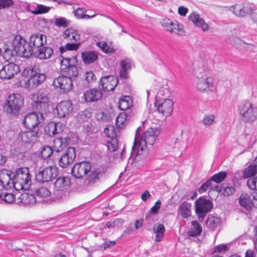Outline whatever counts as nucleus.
<instances>
[{
  "label": "nucleus",
  "instance_id": "obj_1",
  "mask_svg": "<svg viewBox=\"0 0 257 257\" xmlns=\"http://www.w3.org/2000/svg\"><path fill=\"white\" fill-rule=\"evenodd\" d=\"M140 128L136 130V134L131 153L132 157L136 159H144L148 154L147 145H153L161 133L159 127H150L141 135Z\"/></svg>",
  "mask_w": 257,
  "mask_h": 257
},
{
  "label": "nucleus",
  "instance_id": "obj_2",
  "mask_svg": "<svg viewBox=\"0 0 257 257\" xmlns=\"http://www.w3.org/2000/svg\"><path fill=\"white\" fill-rule=\"evenodd\" d=\"M11 44V47L8 46L5 49L4 53V57L7 61L12 60L16 55L29 58L33 53V47L20 35H17L14 38Z\"/></svg>",
  "mask_w": 257,
  "mask_h": 257
},
{
  "label": "nucleus",
  "instance_id": "obj_3",
  "mask_svg": "<svg viewBox=\"0 0 257 257\" xmlns=\"http://www.w3.org/2000/svg\"><path fill=\"white\" fill-rule=\"evenodd\" d=\"M194 83L196 89L201 92H214L216 90L214 79L208 76V72L199 68L195 73Z\"/></svg>",
  "mask_w": 257,
  "mask_h": 257
},
{
  "label": "nucleus",
  "instance_id": "obj_4",
  "mask_svg": "<svg viewBox=\"0 0 257 257\" xmlns=\"http://www.w3.org/2000/svg\"><path fill=\"white\" fill-rule=\"evenodd\" d=\"M31 184V178L28 168H21L16 170L15 175H13L11 182L12 188L16 190H27Z\"/></svg>",
  "mask_w": 257,
  "mask_h": 257
},
{
  "label": "nucleus",
  "instance_id": "obj_5",
  "mask_svg": "<svg viewBox=\"0 0 257 257\" xmlns=\"http://www.w3.org/2000/svg\"><path fill=\"white\" fill-rule=\"evenodd\" d=\"M238 112L242 121L252 122L257 119V106L249 100H243L238 105Z\"/></svg>",
  "mask_w": 257,
  "mask_h": 257
},
{
  "label": "nucleus",
  "instance_id": "obj_6",
  "mask_svg": "<svg viewBox=\"0 0 257 257\" xmlns=\"http://www.w3.org/2000/svg\"><path fill=\"white\" fill-rule=\"evenodd\" d=\"M23 104L24 99L20 94H13L8 97L4 109L9 114L18 115Z\"/></svg>",
  "mask_w": 257,
  "mask_h": 257
},
{
  "label": "nucleus",
  "instance_id": "obj_7",
  "mask_svg": "<svg viewBox=\"0 0 257 257\" xmlns=\"http://www.w3.org/2000/svg\"><path fill=\"white\" fill-rule=\"evenodd\" d=\"M32 108L38 111H46L49 106V99L47 95L42 92H38L33 96Z\"/></svg>",
  "mask_w": 257,
  "mask_h": 257
},
{
  "label": "nucleus",
  "instance_id": "obj_8",
  "mask_svg": "<svg viewBox=\"0 0 257 257\" xmlns=\"http://www.w3.org/2000/svg\"><path fill=\"white\" fill-rule=\"evenodd\" d=\"M58 169L55 166L40 168L36 174V179L39 182H48L54 178L58 174Z\"/></svg>",
  "mask_w": 257,
  "mask_h": 257
},
{
  "label": "nucleus",
  "instance_id": "obj_9",
  "mask_svg": "<svg viewBox=\"0 0 257 257\" xmlns=\"http://www.w3.org/2000/svg\"><path fill=\"white\" fill-rule=\"evenodd\" d=\"M70 184V179L67 177H59L57 178L54 184V193L58 199L61 198L65 195Z\"/></svg>",
  "mask_w": 257,
  "mask_h": 257
},
{
  "label": "nucleus",
  "instance_id": "obj_10",
  "mask_svg": "<svg viewBox=\"0 0 257 257\" xmlns=\"http://www.w3.org/2000/svg\"><path fill=\"white\" fill-rule=\"evenodd\" d=\"M255 9L251 3H242L235 4L229 7V11L238 17H244Z\"/></svg>",
  "mask_w": 257,
  "mask_h": 257
},
{
  "label": "nucleus",
  "instance_id": "obj_11",
  "mask_svg": "<svg viewBox=\"0 0 257 257\" xmlns=\"http://www.w3.org/2000/svg\"><path fill=\"white\" fill-rule=\"evenodd\" d=\"M212 207V203L209 200L200 197L195 201V212L199 220L202 221L203 219Z\"/></svg>",
  "mask_w": 257,
  "mask_h": 257
},
{
  "label": "nucleus",
  "instance_id": "obj_12",
  "mask_svg": "<svg viewBox=\"0 0 257 257\" xmlns=\"http://www.w3.org/2000/svg\"><path fill=\"white\" fill-rule=\"evenodd\" d=\"M173 101L171 99L167 98L157 99L155 105L158 112L165 118L169 116L173 110Z\"/></svg>",
  "mask_w": 257,
  "mask_h": 257
},
{
  "label": "nucleus",
  "instance_id": "obj_13",
  "mask_svg": "<svg viewBox=\"0 0 257 257\" xmlns=\"http://www.w3.org/2000/svg\"><path fill=\"white\" fill-rule=\"evenodd\" d=\"M52 85L55 88L59 89L61 93H66L70 91L73 86L72 79L63 75L54 79Z\"/></svg>",
  "mask_w": 257,
  "mask_h": 257
},
{
  "label": "nucleus",
  "instance_id": "obj_14",
  "mask_svg": "<svg viewBox=\"0 0 257 257\" xmlns=\"http://www.w3.org/2000/svg\"><path fill=\"white\" fill-rule=\"evenodd\" d=\"M44 116L41 112H32L27 114L23 121V124L27 128H36L40 123L43 122Z\"/></svg>",
  "mask_w": 257,
  "mask_h": 257
},
{
  "label": "nucleus",
  "instance_id": "obj_15",
  "mask_svg": "<svg viewBox=\"0 0 257 257\" xmlns=\"http://www.w3.org/2000/svg\"><path fill=\"white\" fill-rule=\"evenodd\" d=\"M61 70L62 75L72 79L76 77L78 74L76 65L70 64V58H64L61 61Z\"/></svg>",
  "mask_w": 257,
  "mask_h": 257
},
{
  "label": "nucleus",
  "instance_id": "obj_16",
  "mask_svg": "<svg viewBox=\"0 0 257 257\" xmlns=\"http://www.w3.org/2000/svg\"><path fill=\"white\" fill-rule=\"evenodd\" d=\"M41 132L37 128L33 130L22 131L19 133L18 140L26 144H34L40 136Z\"/></svg>",
  "mask_w": 257,
  "mask_h": 257
},
{
  "label": "nucleus",
  "instance_id": "obj_17",
  "mask_svg": "<svg viewBox=\"0 0 257 257\" xmlns=\"http://www.w3.org/2000/svg\"><path fill=\"white\" fill-rule=\"evenodd\" d=\"M91 164L87 161H83L75 164L72 169V174L77 178H81L90 172Z\"/></svg>",
  "mask_w": 257,
  "mask_h": 257
},
{
  "label": "nucleus",
  "instance_id": "obj_18",
  "mask_svg": "<svg viewBox=\"0 0 257 257\" xmlns=\"http://www.w3.org/2000/svg\"><path fill=\"white\" fill-rule=\"evenodd\" d=\"M20 71L18 65L9 63L4 65L0 70V78L3 79H10Z\"/></svg>",
  "mask_w": 257,
  "mask_h": 257
},
{
  "label": "nucleus",
  "instance_id": "obj_19",
  "mask_svg": "<svg viewBox=\"0 0 257 257\" xmlns=\"http://www.w3.org/2000/svg\"><path fill=\"white\" fill-rule=\"evenodd\" d=\"M73 109V104L70 100H63L58 103L55 110L59 118H65L69 116Z\"/></svg>",
  "mask_w": 257,
  "mask_h": 257
},
{
  "label": "nucleus",
  "instance_id": "obj_20",
  "mask_svg": "<svg viewBox=\"0 0 257 257\" xmlns=\"http://www.w3.org/2000/svg\"><path fill=\"white\" fill-rule=\"evenodd\" d=\"M62 149V142L59 139L55 140L54 142L53 148L49 146H44L41 151L42 158L46 159L50 157L54 151L59 152Z\"/></svg>",
  "mask_w": 257,
  "mask_h": 257
},
{
  "label": "nucleus",
  "instance_id": "obj_21",
  "mask_svg": "<svg viewBox=\"0 0 257 257\" xmlns=\"http://www.w3.org/2000/svg\"><path fill=\"white\" fill-rule=\"evenodd\" d=\"M188 19L195 27L201 28L203 32H207L209 30V25L196 12L191 13L188 16Z\"/></svg>",
  "mask_w": 257,
  "mask_h": 257
},
{
  "label": "nucleus",
  "instance_id": "obj_22",
  "mask_svg": "<svg viewBox=\"0 0 257 257\" xmlns=\"http://www.w3.org/2000/svg\"><path fill=\"white\" fill-rule=\"evenodd\" d=\"M118 82V79L113 75L104 76L100 79L102 88L105 91H113L117 85Z\"/></svg>",
  "mask_w": 257,
  "mask_h": 257
},
{
  "label": "nucleus",
  "instance_id": "obj_23",
  "mask_svg": "<svg viewBox=\"0 0 257 257\" xmlns=\"http://www.w3.org/2000/svg\"><path fill=\"white\" fill-rule=\"evenodd\" d=\"M76 157L74 148H68L59 160V165L62 168H66L72 163Z\"/></svg>",
  "mask_w": 257,
  "mask_h": 257
},
{
  "label": "nucleus",
  "instance_id": "obj_24",
  "mask_svg": "<svg viewBox=\"0 0 257 257\" xmlns=\"http://www.w3.org/2000/svg\"><path fill=\"white\" fill-rule=\"evenodd\" d=\"M13 173L8 170H0V186L5 189H11Z\"/></svg>",
  "mask_w": 257,
  "mask_h": 257
},
{
  "label": "nucleus",
  "instance_id": "obj_25",
  "mask_svg": "<svg viewBox=\"0 0 257 257\" xmlns=\"http://www.w3.org/2000/svg\"><path fill=\"white\" fill-rule=\"evenodd\" d=\"M46 79V75L41 73L38 69L36 74H34L31 78H29L25 82L26 87H35L41 84Z\"/></svg>",
  "mask_w": 257,
  "mask_h": 257
},
{
  "label": "nucleus",
  "instance_id": "obj_26",
  "mask_svg": "<svg viewBox=\"0 0 257 257\" xmlns=\"http://www.w3.org/2000/svg\"><path fill=\"white\" fill-rule=\"evenodd\" d=\"M64 127L61 122H50L44 127V131L47 135L52 137L61 133Z\"/></svg>",
  "mask_w": 257,
  "mask_h": 257
},
{
  "label": "nucleus",
  "instance_id": "obj_27",
  "mask_svg": "<svg viewBox=\"0 0 257 257\" xmlns=\"http://www.w3.org/2000/svg\"><path fill=\"white\" fill-rule=\"evenodd\" d=\"M163 25L171 33L181 35L183 32V26L178 22H172L170 20H164Z\"/></svg>",
  "mask_w": 257,
  "mask_h": 257
},
{
  "label": "nucleus",
  "instance_id": "obj_28",
  "mask_svg": "<svg viewBox=\"0 0 257 257\" xmlns=\"http://www.w3.org/2000/svg\"><path fill=\"white\" fill-rule=\"evenodd\" d=\"M102 93L99 88H92L87 90L84 94V98L87 102H94L100 99Z\"/></svg>",
  "mask_w": 257,
  "mask_h": 257
},
{
  "label": "nucleus",
  "instance_id": "obj_29",
  "mask_svg": "<svg viewBox=\"0 0 257 257\" xmlns=\"http://www.w3.org/2000/svg\"><path fill=\"white\" fill-rule=\"evenodd\" d=\"M47 43L46 36L40 33H35L32 35L30 38V45L32 47L31 45L34 47L40 48L44 45Z\"/></svg>",
  "mask_w": 257,
  "mask_h": 257
},
{
  "label": "nucleus",
  "instance_id": "obj_30",
  "mask_svg": "<svg viewBox=\"0 0 257 257\" xmlns=\"http://www.w3.org/2000/svg\"><path fill=\"white\" fill-rule=\"evenodd\" d=\"M253 193L249 194L242 193L238 198L239 205L246 210H249L253 206V199L252 196Z\"/></svg>",
  "mask_w": 257,
  "mask_h": 257
},
{
  "label": "nucleus",
  "instance_id": "obj_31",
  "mask_svg": "<svg viewBox=\"0 0 257 257\" xmlns=\"http://www.w3.org/2000/svg\"><path fill=\"white\" fill-rule=\"evenodd\" d=\"M34 54L36 58L41 60L47 59L53 55V50L51 47L45 46L38 49Z\"/></svg>",
  "mask_w": 257,
  "mask_h": 257
},
{
  "label": "nucleus",
  "instance_id": "obj_32",
  "mask_svg": "<svg viewBox=\"0 0 257 257\" xmlns=\"http://www.w3.org/2000/svg\"><path fill=\"white\" fill-rule=\"evenodd\" d=\"M63 37L67 40L76 42L80 39L78 30L72 28L66 29L63 33Z\"/></svg>",
  "mask_w": 257,
  "mask_h": 257
},
{
  "label": "nucleus",
  "instance_id": "obj_33",
  "mask_svg": "<svg viewBox=\"0 0 257 257\" xmlns=\"http://www.w3.org/2000/svg\"><path fill=\"white\" fill-rule=\"evenodd\" d=\"M27 10L35 15L45 14L49 12L51 8L41 4H37L34 5H28L26 8Z\"/></svg>",
  "mask_w": 257,
  "mask_h": 257
},
{
  "label": "nucleus",
  "instance_id": "obj_34",
  "mask_svg": "<svg viewBox=\"0 0 257 257\" xmlns=\"http://www.w3.org/2000/svg\"><path fill=\"white\" fill-rule=\"evenodd\" d=\"M19 203H21L24 205H33L37 201L36 198L34 194L25 192L19 197Z\"/></svg>",
  "mask_w": 257,
  "mask_h": 257
},
{
  "label": "nucleus",
  "instance_id": "obj_35",
  "mask_svg": "<svg viewBox=\"0 0 257 257\" xmlns=\"http://www.w3.org/2000/svg\"><path fill=\"white\" fill-rule=\"evenodd\" d=\"M153 231L156 234L155 241L160 242L164 236L165 231V226L162 224L156 223L153 226Z\"/></svg>",
  "mask_w": 257,
  "mask_h": 257
},
{
  "label": "nucleus",
  "instance_id": "obj_36",
  "mask_svg": "<svg viewBox=\"0 0 257 257\" xmlns=\"http://www.w3.org/2000/svg\"><path fill=\"white\" fill-rule=\"evenodd\" d=\"M178 212L180 215L184 218H186L191 214V204L187 202H183L179 206Z\"/></svg>",
  "mask_w": 257,
  "mask_h": 257
},
{
  "label": "nucleus",
  "instance_id": "obj_37",
  "mask_svg": "<svg viewBox=\"0 0 257 257\" xmlns=\"http://www.w3.org/2000/svg\"><path fill=\"white\" fill-rule=\"evenodd\" d=\"M86 9L85 8L79 7L76 9H74L73 14L75 18L79 20L90 19L91 18H94L96 16V14H94L92 16L87 15L86 14Z\"/></svg>",
  "mask_w": 257,
  "mask_h": 257
},
{
  "label": "nucleus",
  "instance_id": "obj_38",
  "mask_svg": "<svg viewBox=\"0 0 257 257\" xmlns=\"http://www.w3.org/2000/svg\"><path fill=\"white\" fill-rule=\"evenodd\" d=\"M121 68L119 72V76L121 78L125 79L127 77L128 73L132 67L131 61L129 59H125L120 62Z\"/></svg>",
  "mask_w": 257,
  "mask_h": 257
},
{
  "label": "nucleus",
  "instance_id": "obj_39",
  "mask_svg": "<svg viewBox=\"0 0 257 257\" xmlns=\"http://www.w3.org/2000/svg\"><path fill=\"white\" fill-rule=\"evenodd\" d=\"M83 62L89 64L94 62L98 57L96 52L92 51H86L81 54Z\"/></svg>",
  "mask_w": 257,
  "mask_h": 257
},
{
  "label": "nucleus",
  "instance_id": "obj_40",
  "mask_svg": "<svg viewBox=\"0 0 257 257\" xmlns=\"http://www.w3.org/2000/svg\"><path fill=\"white\" fill-rule=\"evenodd\" d=\"M133 100L129 96L121 97L118 102V107L122 110H125L133 105Z\"/></svg>",
  "mask_w": 257,
  "mask_h": 257
},
{
  "label": "nucleus",
  "instance_id": "obj_41",
  "mask_svg": "<svg viewBox=\"0 0 257 257\" xmlns=\"http://www.w3.org/2000/svg\"><path fill=\"white\" fill-rule=\"evenodd\" d=\"M221 223L220 219L216 216L210 215L206 221V225L210 229L214 230L219 226Z\"/></svg>",
  "mask_w": 257,
  "mask_h": 257
},
{
  "label": "nucleus",
  "instance_id": "obj_42",
  "mask_svg": "<svg viewBox=\"0 0 257 257\" xmlns=\"http://www.w3.org/2000/svg\"><path fill=\"white\" fill-rule=\"evenodd\" d=\"M257 173V162L255 161V158L253 162L244 170V178H248L255 175Z\"/></svg>",
  "mask_w": 257,
  "mask_h": 257
},
{
  "label": "nucleus",
  "instance_id": "obj_43",
  "mask_svg": "<svg viewBox=\"0 0 257 257\" xmlns=\"http://www.w3.org/2000/svg\"><path fill=\"white\" fill-rule=\"evenodd\" d=\"M202 232V227L196 221L192 222V227L188 231V235L190 236L195 237L200 235Z\"/></svg>",
  "mask_w": 257,
  "mask_h": 257
},
{
  "label": "nucleus",
  "instance_id": "obj_44",
  "mask_svg": "<svg viewBox=\"0 0 257 257\" xmlns=\"http://www.w3.org/2000/svg\"><path fill=\"white\" fill-rule=\"evenodd\" d=\"M170 95V91L167 83H165L163 84L160 88L157 95H156V99H161L163 97H168Z\"/></svg>",
  "mask_w": 257,
  "mask_h": 257
},
{
  "label": "nucleus",
  "instance_id": "obj_45",
  "mask_svg": "<svg viewBox=\"0 0 257 257\" xmlns=\"http://www.w3.org/2000/svg\"><path fill=\"white\" fill-rule=\"evenodd\" d=\"M115 123L118 128H123L127 123V114L125 112L120 113L116 118Z\"/></svg>",
  "mask_w": 257,
  "mask_h": 257
},
{
  "label": "nucleus",
  "instance_id": "obj_46",
  "mask_svg": "<svg viewBox=\"0 0 257 257\" xmlns=\"http://www.w3.org/2000/svg\"><path fill=\"white\" fill-rule=\"evenodd\" d=\"M0 198L6 203L12 204L15 202L16 197L14 194L6 192L0 194Z\"/></svg>",
  "mask_w": 257,
  "mask_h": 257
},
{
  "label": "nucleus",
  "instance_id": "obj_47",
  "mask_svg": "<svg viewBox=\"0 0 257 257\" xmlns=\"http://www.w3.org/2000/svg\"><path fill=\"white\" fill-rule=\"evenodd\" d=\"M71 23V21L65 17H58L55 19L54 24L58 27H67Z\"/></svg>",
  "mask_w": 257,
  "mask_h": 257
},
{
  "label": "nucleus",
  "instance_id": "obj_48",
  "mask_svg": "<svg viewBox=\"0 0 257 257\" xmlns=\"http://www.w3.org/2000/svg\"><path fill=\"white\" fill-rule=\"evenodd\" d=\"M85 85L92 84L95 81L96 78L92 71H86L83 76Z\"/></svg>",
  "mask_w": 257,
  "mask_h": 257
},
{
  "label": "nucleus",
  "instance_id": "obj_49",
  "mask_svg": "<svg viewBox=\"0 0 257 257\" xmlns=\"http://www.w3.org/2000/svg\"><path fill=\"white\" fill-rule=\"evenodd\" d=\"M227 173L225 171H221L214 174L209 180L211 181V182L213 181L216 183H219L222 182L225 179Z\"/></svg>",
  "mask_w": 257,
  "mask_h": 257
},
{
  "label": "nucleus",
  "instance_id": "obj_50",
  "mask_svg": "<svg viewBox=\"0 0 257 257\" xmlns=\"http://www.w3.org/2000/svg\"><path fill=\"white\" fill-rule=\"evenodd\" d=\"M96 46L105 53H111L114 52V49L109 46L108 44L104 41L97 42Z\"/></svg>",
  "mask_w": 257,
  "mask_h": 257
},
{
  "label": "nucleus",
  "instance_id": "obj_51",
  "mask_svg": "<svg viewBox=\"0 0 257 257\" xmlns=\"http://www.w3.org/2000/svg\"><path fill=\"white\" fill-rule=\"evenodd\" d=\"M38 69L36 66H29L25 68L22 72L24 77L31 78L34 74H36V71Z\"/></svg>",
  "mask_w": 257,
  "mask_h": 257
},
{
  "label": "nucleus",
  "instance_id": "obj_52",
  "mask_svg": "<svg viewBox=\"0 0 257 257\" xmlns=\"http://www.w3.org/2000/svg\"><path fill=\"white\" fill-rule=\"evenodd\" d=\"M37 196L40 198H47L50 196L51 193L50 191L46 187H42L39 188L36 191Z\"/></svg>",
  "mask_w": 257,
  "mask_h": 257
},
{
  "label": "nucleus",
  "instance_id": "obj_53",
  "mask_svg": "<svg viewBox=\"0 0 257 257\" xmlns=\"http://www.w3.org/2000/svg\"><path fill=\"white\" fill-rule=\"evenodd\" d=\"M79 45V43H67L64 46H61L60 48V51L61 53H63L67 50H77Z\"/></svg>",
  "mask_w": 257,
  "mask_h": 257
},
{
  "label": "nucleus",
  "instance_id": "obj_54",
  "mask_svg": "<svg viewBox=\"0 0 257 257\" xmlns=\"http://www.w3.org/2000/svg\"><path fill=\"white\" fill-rule=\"evenodd\" d=\"M215 115L213 114L205 115L202 120V123L205 125H211L215 123Z\"/></svg>",
  "mask_w": 257,
  "mask_h": 257
},
{
  "label": "nucleus",
  "instance_id": "obj_55",
  "mask_svg": "<svg viewBox=\"0 0 257 257\" xmlns=\"http://www.w3.org/2000/svg\"><path fill=\"white\" fill-rule=\"evenodd\" d=\"M104 133L107 137L111 139V140L112 139H116V133L113 126H110L109 127H105Z\"/></svg>",
  "mask_w": 257,
  "mask_h": 257
},
{
  "label": "nucleus",
  "instance_id": "obj_56",
  "mask_svg": "<svg viewBox=\"0 0 257 257\" xmlns=\"http://www.w3.org/2000/svg\"><path fill=\"white\" fill-rule=\"evenodd\" d=\"M118 147L117 141L116 139H112L107 143V148L109 152H114L116 150Z\"/></svg>",
  "mask_w": 257,
  "mask_h": 257
},
{
  "label": "nucleus",
  "instance_id": "obj_57",
  "mask_svg": "<svg viewBox=\"0 0 257 257\" xmlns=\"http://www.w3.org/2000/svg\"><path fill=\"white\" fill-rule=\"evenodd\" d=\"M247 184L250 189L257 191V176L249 179L247 180Z\"/></svg>",
  "mask_w": 257,
  "mask_h": 257
},
{
  "label": "nucleus",
  "instance_id": "obj_58",
  "mask_svg": "<svg viewBox=\"0 0 257 257\" xmlns=\"http://www.w3.org/2000/svg\"><path fill=\"white\" fill-rule=\"evenodd\" d=\"M99 172L97 170H93L90 172V174L88 176V180L91 182L95 181L98 178Z\"/></svg>",
  "mask_w": 257,
  "mask_h": 257
},
{
  "label": "nucleus",
  "instance_id": "obj_59",
  "mask_svg": "<svg viewBox=\"0 0 257 257\" xmlns=\"http://www.w3.org/2000/svg\"><path fill=\"white\" fill-rule=\"evenodd\" d=\"M161 202L160 200H158L155 205L150 209V212L153 214H157L161 207Z\"/></svg>",
  "mask_w": 257,
  "mask_h": 257
},
{
  "label": "nucleus",
  "instance_id": "obj_60",
  "mask_svg": "<svg viewBox=\"0 0 257 257\" xmlns=\"http://www.w3.org/2000/svg\"><path fill=\"white\" fill-rule=\"evenodd\" d=\"M235 192V189L233 187H226L224 188L222 194L224 196H229L232 195Z\"/></svg>",
  "mask_w": 257,
  "mask_h": 257
},
{
  "label": "nucleus",
  "instance_id": "obj_61",
  "mask_svg": "<svg viewBox=\"0 0 257 257\" xmlns=\"http://www.w3.org/2000/svg\"><path fill=\"white\" fill-rule=\"evenodd\" d=\"M211 186V182L210 180H207L206 182L203 183L199 188L198 191L200 193H202L206 191L209 187Z\"/></svg>",
  "mask_w": 257,
  "mask_h": 257
},
{
  "label": "nucleus",
  "instance_id": "obj_62",
  "mask_svg": "<svg viewBox=\"0 0 257 257\" xmlns=\"http://www.w3.org/2000/svg\"><path fill=\"white\" fill-rule=\"evenodd\" d=\"M13 4L12 0H0V9L10 7Z\"/></svg>",
  "mask_w": 257,
  "mask_h": 257
},
{
  "label": "nucleus",
  "instance_id": "obj_63",
  "mask_svg": "<svg viewBox=\"0 0 257 257\" xmlns=\"http://www.w3.org/2000/svg\"><path fill=\"white\" fill-rule=\"evenodd\" d=\"M188 12V9L183 6H180L178 8V14L181 16H186V14Z\"/></svg>",
  "mask_w": 257,
  "mask_h": 257
},
{
  "label": "nucleus",
  "instance_id": "obj_64",
  "mask_svg": "<svg viewBox=\"0 0 257 257\" xmlns=\"http://www.w3.org/2000/svg\"><path fill=\"white\" fill-rule=\"evenodd\" d=\"M227 248V245L225 244H219L215 247L214 251V252H221L226 250Z\"/></svg>",
  "mask_w": 257,
  "mask_h": 257
}]
</instances>
